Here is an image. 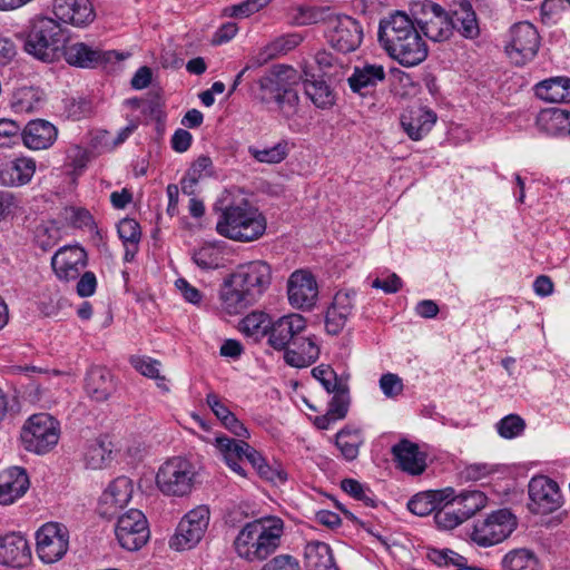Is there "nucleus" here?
<instances>
[{
  "label": "nucleus",
  "instance_id": "17",
  "mask_svg": "<svg viewBox=\"0 0 570 570\" xmlns=\"http://www.w3.org/2000/svg\"><path fill=\"white\" fill-rule=\"evenodd\" d=\"M305 330L306 320L301 314L282 316L268 326V344L277 351L286 352Z\"/></svg>",
  "mask_w": 570,
  "mask_h": 570
},
{
  "label": "nucleus",
  "instance_id": "29",
  "mask_svg": "<svg viewBox=\"0 0 570 570\" xmlns=\"http://www.w3.org/2000/svg\"><path fill=\"white\" fill-rule=\"evenodd\" d=\"M392 454L399 468L412 475L422 474L426 468L425 454L417 444L403 439L392 446Z\"/></svg>",
  "mask_w": 570,
  "mask_h": 570
},
{
  "label": "nucleus",
  "instance_id": "27",
  "mask_svg": "<svg viewBox=\"0 0 570 570\" xmlns=\"http://www.w3.org/2000/svg\"><path fill=\"white\" fill-rule=\"evenodd\" d=\"M85 390L91 400L104 402L116 391V382L107 367L95 365L86 374Z\"/></svg>",
  "mask_w": 570,
  "mask_h": 570
},
{
  "label": "nucleus",
  "instance_id": "56",
  "mask_svg": "<svg viewBox=\"0 0 570 570\" xmlns=\"http://www.w3.org/2000/svg\"><path fill=\"white\" fill-rule=\"evenodd\" d=\"M341 488L355 500L364 502L365 505H375V500L371 497L372 492L368 489H365L364 485L357 480L344 479L341 482Z\"/></svg>",
  "mask_w": 570,
  "mask_h": 570
},
{
  "label": "nucleus",
  "instance_id": "62",
  "mask_svg": "<svg viewBox=\"0 0 570 570\" xmlns=\"http://www.w3.org/2000/svg\"><path fill=\"white\" fill-rule=\"evenodd\" d=\"M261 570H301V564L294 556L284 553L273 557Z\"/></svg>",
  "mask_w": 570,
  "mask_h": 570
},
{
  "label": "nucleus",
  "instance_id": "21",
  "mask_svg": "<svg viewBox=\"0 0 570 570\" xmlns=\"http://www.w3.org/2000/svg\"><path fill=\"white\" fill-rule=\"evenodd\" d=\"M424 19L417 20L421 32L432 41L448 40L453 32L450 14L440 4L430 3L425 7Z\"/></svg>",
  "mask_w": 570,
  "mask_h": 570
},
{
  "label": "nucleus",
  "instance_id": "16",
  "mask_svg": "<svg viewBox=\"0 0 570 570\" xmlns=\"http://www.w3.org/2000/svg\"><path fill=\"white\" fill-rule=\"evenodd\" d=\"M62 55L70 66L87 69L106 66L122 59L121 53L116 50H102L83 42L66 45Z\"/></svg>",
  "mask_w": 570,
  "mask_h": 570
},
{
  "label": "nucleus",
  "instance_id": "5",
  "mask_svg": "<svg viewBox=\"0 0 570 570\" xmlns=\"http://www.w3.org/2000/svg\"><path fill=\"white\" fill-rule=\"evenodd\" d=\"M216 230L226 238L247 243L263 236L266 220L257 208L242 198L220 208Z\"/></svg>",
  "mask_w": 570,
  "mask_h": 570
},
{
  "label": "nucleus",
  "instance_id": "18",
  "mask_svg": "<svg viewBox=\"0 0 570 570\" xmlns=\"http://www.w3.org/2000/svg\"><path fill=\"white\" fill-rule=\"evenodd\" d=\"M289 304L297 309H311L318 297V286L314 276L306 271H295L287 281Z\"/></svg>",
  "mask_w": 570,
  "mask_h": 570
},
{
  "label": "nucleus",
  "instance_id": "22",
  "mask_svg": "<svg viewBox=\"0 0 570 570\" xmlns=\"http://www.w3.org/2000/svg\"><path fill=\"white\" fill-rule=\"evenodd\" d=\"M356 292L338 291L326 311L325 328L331 335H337L346 325L348 317L354 309Z\"/></svg>",
  "mask_w": 570,
  "mask_h": 570
},
{
  "label": "nucleus",
  "instance_id": "42",
  "mask_svg": "<svg viewBox=\"0 0 570 570\" xmlns=\"http://www.w3.org/2000/svg\"><path fill=\"white\" fill-rule=\"evenodd\" d=\"M363 442L361 430L348 425L335 435V444L346 461H354L358 456L360 446Z\"/></svg>",
  "mask_w": 570,
  "mask_h": 570
},
{
  "label": "nucleus",
  "instance_id": "23",
  "mask_svg": "<svg viewBox=\"0 0 570 570\" xmlns=\"http://www.w3.org/2000/svg\"><path fill=\"white\" fill-rule=\"evenodd\" d=\"M52 7L57 19L75 27H86L96 17L89 0H53Z\"/></svg>",
  "mask_w": 570,
  "mask_h": 570
},
{
  "label": "nucleus",
  "instance_id": "6",
  "mask_svg": "<svg viewBox=\"0 0 570 570\" xmlns=\"http://www.w3.org/2000/svg\"><path fill=\"white\" fill-rule=\"evenodd\" d=\"M66 46V35L53 19L41 17L32 21L24 38V51L35 58L51 62L59 57Z\"/></svg>",
  "mask_w": 570,
  "mask_h": 570
},
{
  "label": "nucleus",
  "instance_id": "44",
  "mask_svg": "<svg viewBox=\"0 0 570 570\" xmlns=\"http://www.w3.org/2000/svg\"><path fill=\"white\" fill-rule=\"evenodd\" d=\"M451 498L444 500L434 513V521L440 529L452 530L465 521Z\"/></svg>",
  "mask_w": 570,
  "mask_h": 570
},
{
  "label": "nucleus",
  "instance_id": "32",
  "mask_svg": "<svg viewBox=\"0 0 570 570\" xmlns=\"http://www.w3.org/2000/svg\"><path fill=\"white\" fill-rule=\"evenodd\" d=\"M36 173V161L30 157H18L7 163L0 170V180L8 186L28 184Z\"/></svg>",
  "mask_w": 570,
  "mask_h": 570
},
{
  "label": "nucleus",
  "instance_id": "64",
  "mask_svg": "<svg viewBox=\"0 0 570 570\" xmlns=\"http://www.w3.org/2000/svg\"><path fill=\"white\" fill-rule=\"evenodd\" d=\"M97 288V278L92 272H86L81 275L77 283V294L80 297H89L94 295Z\"/></svg>",
  "mask_w": 570,
  "mask_h": 570
},
{
  "label": "nucleus",
  "instance_id": "28",
  "mask_svg": "<svg viewBox=\"0 0 570 570\" xmlns=\"http://www.w3.org/2000/svg\"><path fill=\"white\" fill-rule=\"evenodd\" d=\"M30 482L24 469L12 466L0 473V503L11 504L29 489Z\"/></svg>",
  "mask_w": 570,
  "mask_h": 570
},
{
  "label": "nucleus",
  "instance_id": "63",
  "mask_svg": "<svg viewBox=\"0 0 570 570\" xmlns=\"http://www.w3.org/2000/svg\"><path fill=\"white\" fill-rule=\"evenodd\" d=\"M243 331L248 335H258V334H267L269 322L266 323V320L263 314H250L247 315L243 320Z\"/></svg>",
  "mask_w": 570,
  "mask_h": 570
},
{
  "label": "nucleus",
  "instance_id": "31",
  "mask_svg": "<svg viewBox=\"0 0 570 570\" xmlns=\"http://www.w3.org/2000/svg\"><path fill=\"white\" fill-rule=\"evenodd\" d=\"M320 356V347L311 337L299 334L284 354L285 362L293 367H307Z\"/></svg>",
  "mask_w": 570,
  "mask_h": 570
},
{
  "label": "nucleus",
  "instance_id": "47",
  "mask_svg": "<svg viewBox=\"0 0 570 570\" xmlns=\"http://www.w3.org/2000/svg\"><path fill=\"white\" fill-rule=\"evenodd\" d=\"M216 444L217 446L225 448H228L230 444L233 446V451L235 453H240L243 458H246L255 470L265 461L263 455L244 440L236 441L228 436H217Z\"/></svg>",
  "mask_w": 570,
  "mask_h": 570
},
{
  "label": "nucleus",
  "instance_id": "58",
  "mask_svg": "<svg viewBox=\"0 0 570 570\" xmlns=\"http://www.w3.org/2000/svg\"><path fill=\"white\" fill-rule=\"evenodd\" d=\"M130 364L144 376L156 381H164L159 373L160 362L148 356H132Z\"/></svg>",
  "mask_w": 570,
  "mask_h": 570
},
{
  "label": "nucleus",
  "instance_id": "36",
  "mask_svg": "<svg viewBox=\"0 0 570 570\" xmlns=\"http://www.w3.org/2000/svg\"><path fill=\"white\" fill-rule=\"evenodd\" d=\"M454 493L453 489L446 488L439 491H425L413 495L407 502V509L413 514L425 517L436 511L440 504Z\"/></svg>",
  "mask_w": 570,
  "mask_h": 570
},
{
  "label": "nucleus",
  "instance_id": "45",
  "mask_svg": "<svg viewBox=\"0 0 570 570\" xmlns=\"http://www.w3.org/2000/svg\"><path fill=\"white\" fill-rule=\"evenodd\" d=\"M503 570H538V560L528 549H515L502 559Z\"/></svg>",
  "mask_w": 570,
  "mask_h": 570
},
{
  "label": "nucleus",
  "instance_id": "39",
  "mask_svg": "<svg viewBox=\"0 0 570 570\" xmlns=\"http://www.w3.org/2000/svg\"><path fill=\"white\" fill-rule=\"evenodd\" d=\"M330 7L295 6L291 8V21L295 26H309L315 23L327 24L332 13Z\"/></svg>",
  "mask_w": 570,
  "mask_h": 570
},
{
  "label": "nucleus",
  "instance_id": "50",
  "mask_svg": "<svg viewBox=\"0 0 570 570\" xmlns=\"http://www.w3.org/2000/svg\"><path fill=\"white\" fill-rule=\"evenodd\" d=\"M60 239V228L52 222L41 223L35 229V243L43 252L51 249Z\"/></svg>",
  "mask_w": 570,
  "mask_h": 570
},
{
  "label": "nucleus",
  "instance_id": "57",
  "mask_svg": "<svg viewBox=\"0 0 570 570\" xmlns=\"http://www.w3.org/2000/svg\"><path fill=\"white\" fill-rule=\"evenodd\" d=\"M269 3V0H245L238 4L227 7L224 12L228 17L247 18Z\"/></svg>",
  "mask_w": 570,
  "mask_h": 570
},
{
  "label": "nucleus",
  "instance_id": "61",
  "mask_svg": "<svg viewBox=\"0 0 570 570\" xmlns=\"http://www.w3.org/2000/svg\"><path fill=\"white\" fill-rule=\"evenodd\" d=\"M380 389L382 393L389 397L393 399L402 394L404 390V384L402 379L394 373H385L380 377Z\"/></svg>",
  "mask_w": 570,
  "mask_h": 570
},
{
  "label": "nucleus",
  "instance_id": "9",
  "mask_svg": "<svg viewBox=\"0 0 570 570\" xmlns=\"http://www.w3.org/2000/svg\"><path fill=\"white\" fill-rule=\"evenodd\" d=\"M325 36L332 48L350 53L361 46L364 32L358 20L334 11L325 27Z\"/></svg>",
  "mask_w": 570,
  "mask_h": 570
},
{
  "label": "nucleus",
  "instance_id": "2",
  "mask_svg": "<svg viewBox=\"0 0 570 570\" xmlns=\"http://www.w3.org/2000/svg\"><path fill=\"white\" fill-rule=\"evenodd\" d=\"M272 283V267L263 261L239 265L224 284L219 297L228 314H239L261 299Z\"/></svg>",
  "mask_w": 570,
  "mask_h": 570
},
{
  "label": "nucleus",
  "instance_id": "30",
  "mask_svg": "<svg viewBox=\"0 0 570 570\" xmlns=\"http://www.w3.org/2000/svg\"><path fill=\"white\" fill-rule=\"evenodd\" d=\"M436 119L438 116L433 110L419 107L402 115L401 125L412 140H421L431 131Z\"/></svg>",
  "mask_w": 570,
  "mask_h": 570
},
{
  "label": "nucleus",
  "instance_id": "46",
  "mask_svg": "<svg viewBox=\"0 0 570 570\" xmlns=\"http://www.w3.org/2000/svg\"><path fill=\"white\" fill-rule=\"evenodd\" d=\"M40 101L39 90L33 87H21L14 90L11 108L17 114H28L37 109Z\"/></svg>",
  "mask_w": 570,
  "mask_h": 570
},
{
  "label": "nucleus",
  "instance_id": "11",
  "mask_svg": "<svg viewBox=\"0 0 570 570\" xmlns=\"http://www.w3.org/2000/svg\"><path fill=\"white\" fill-rule=\"evenodd\" d=\"M505 52L517 66L531 61L540 47V36L537 28L529 21L513 24L509 31Z\"/></svg>",
  "mask_w": 570,
  "mask_h": 570
},
{
  "label": "nucleus",
  "instance_id": "43",
  "mask_svg": "<svg viewBox=\"0 0 570 570\" xmlns=\"http://www.w3.org/2000/svg\"><path fill=\"white\" fill-rule=\"evenodd\" d=\"M450 498L460 510V515L464 517L465 520L470 519L478 511L483 509L488 501L487 495L479 490L464 491L458 497H454L453 493Z\"/></svg>",
  "mask_w": 570,
  "mask_h": 570
},
{
  "label": "nucleus",
  "instance_id": "14",
  "mask_svg": "<svg viewBox=\"0 0 570 570\" xmlns=\"http://www.w3.org/2000/svg\"><path fill=\"white\" fill-rule=\"evenodd\" d=\"M115 533L119 544L128 551L139 550L149 538V529L145 514L130 509L118 518Z\"/></svg>",
  "mask_w": 570,
  "mask_h": 570
},
{
  "label": "nucleus",
  "instance_id": "38",
  "mask_svg": "<svg viewBox=\"0 0 570 570\" xmlns=\"http://www.w3.org/2000/svg\"><path fill=\"white\" fill-rule=\"evenodd\" d=\"M304 91L305 95L317 108H328L334 104V94L330 86L323 79H317L314 75L304 71Z\"/></svg>",
  "mask_w": 570,
  "mask_h": 570
},
{
  "label": "nucleus",
  "instance_id": "35",
  "mask_svg": "<svg viewBox=\"0 0 570 570\" xmlns=\"http://www.w3.org/2000/svg\"><path fill=\"white\" fill-rule=\"evenodd\" d=\"M535 96L551 104L570 102V78L553 77L534 86Z\"/></svg>",
  "mask_w": 570,
  "mask_h": 570
},
{
  "label": "nucleus",
  "instance_id": "41",
  "mask_svg": "<svg viewBox=\"0 0 570 570\" xmlns=\"http://www.w3.org/2000/svg\"><path fill=\"white\" fill-rule=\"evenodd\" d=\"M110 445L107 438L101 436L88 443L83 453L86 468L99 470L107 466L112 453Z\"/></svg>",
  "mask_w": 570,
  "mask_h": 570
},
{
  "label": "nucleus",
  "instance_id": "53",
  "mask_svg": "<svg viewBox=\"0 0 570 570\" xmlns=\"http://www.w3.org/2000/svg\"><path fill=\"white\" fill-rule=\"evenodd\" d=\"M20 124L8 118H0V147L9 148L22 141Z\"/></svg>",
  "mask_w": 570,
  "mask_h": 570
},
{
  "label": "nucleus",
  "instance_id": "25",
  "mask_svg": "<svg viewBox=\"0 0 570 570\" xmlns=\"http://www.w3.org/2000/svg\"><path fill=\"white\" fill-rule=\"evenodd\" d=\"M385 79L382 65L364 62L355 66L347 78L350 89L360 96H367Z\"/></svg>",
  "mask_w": 570,
  "mask_h": 570
},
{
  "label": "nucleus",
  "instance_id": "8",
  "mask_svg": "<svg viewBox=\"0 0 570 570\" xmlns=\"http://www.w3.org/2000/svg\"><path fill=\"white\" fill-rule=\"evenodd\" d=\"M196 471L193 463L181 456L164 462L156 474V484L168 497H185L193 490Z\"/></svg>",
  "mask_w": 570,
  "mask_h": 570
},
{
  "label": "nucleus",
  "instance_id": "34",
  "mask_svg": "<svg viewBox=\"0 0 570 570\" xmlns=\"http://www.w3.org/2000/svg\"><path fill=\"white\" fill-rule=\"evenodd\" d=\"M304 566L306 570H338L331 547L322 541L306 543Z\"/></svg>",
  "mask_w": 570,
  "mask_h": 570
},
{
  "label": "nucleus",
  "instance_id": "51",
  "mask_svg": "<svg viewBox=\"0 0 570 570\" xmlns=\"http://www.w3.org/2000/svg\"><path fill=\"white\" fill-rule=\"evenodd\" d=\"M498 434L507 440L520 436L525 430L524 420L518 414H509L502 417L497 424Z\"/></svg>",
  "mask_w": 570,
  "mask_h": 570
},
{
  "label": "nucleus",
  "instance_id": "52",
  "mask_svg": "<svg viewBox=\"0 0 570 570\" xmlns=\"http://www.w3.org/2000/svg\"><path fill=\"white\" fill-rule=\"evenodd\" d=\"M331 394H333V396L328 403L327 412L337 421L343 420L346 416L350 406V393L347 384H343L335 391L331 392Z\"/></svg>",
  "mask_w": 570,
  "mask_h": 570
},
{
  "label": "nucleus",
  "instance_id": "54",
  "mask_svg": "<svg viewBox=\"0 0 570 570\" xmlns=\"http://www.w3.org/2000/svg\"><path fill=\"white\" fill-rule=\"evenodd\" d=\"M191 259L204 271L216 269L219 267L222 254L214 246L205 245L193 253Z\"/></svg>",
  "mask_w": 570,
  "mask_h": 570
},
{
  "label": "nucleus",
  "instance_id": "3",
  "mask_svg": "<svg viewBox=\"0 0 570 570\" xmlns=\"http://www.w3.org/2000/svg\"><path fill=\"white\" fill-rule=\"evenodd\" d=\"M284 524L278 518L247 522L234 540L237 556L248 562L262 561L281 546Z\"/></svg>",
  "mask_w": 570,
  "mask_h": 570
},
{
  "label": "nucleus",
  "instance_id": "55",
  "mask_svg": "<svg viewBox=\"0 0 570 570\" xmlns=\"http://www.w3.org/2000/svg\"><path fill=\"white\" fill-rule=\"evenodd\" d=\"M117 233L122 244H139L141 230L139 223L134 218H124L117 225Z\"/></svg>",
  "mask_w": 570,
  "mask_h": 570
},
{
  "label": "nucleus",
  "instance_id": "26",
  "mask_svg": "<svg viewBox=\"0 0 570 570\" xmlns=\"http://www.w3.org/2000/svg\"><path fill=\"white\" fill-rule=\"evenodd\" d=\"M58 129L45 119L30 120L22 129V142L32 150L48 149L57 140Z\"/></svg>",
  "mask_w": 570,
  "mask_h": 570
},
{
  "label": "nucleus",
  "instance_id": "12",
  "mask_svg": "<svg viewBox=\"0 0 570 570\" xmlns=\"http://www.w3.org/2000/svg\"><path fill=\"white\" fill-rule=\"evenodd\" d=\"M209 517L210 512L206 505H198L190 510L179 522L170 540V547L178 551L195 547L208 528Z\"/></svg>",
  "mask_w": 570,
  "mask_h": 570
},
{
  "label": "nucleus",
  "instance_id": "59",
  "mask_svg": "<svg viewBox=\"0 0 570 570\" xmlns=\"http://www.w3.org/2000/svg\"><path fill=\"white\" fill-rule=\"evenodd\" d=\"M313 376L320 381L322 386L325 389L327 393L335 391L343 384L341 380L337 379L336 373L327 365H318L312 370Z\"/></svg>",
  "mask_w": 570,
  "mask_h": 570
},
{
  "label": "nucleus",
  "instance_id": "15",
  "mask_svg": "<svg viewBox=\"0 0 570 570\" xmlns=\"http://www.w3.org/2000/svg\"><path fill=\"white\" fill-rule=\"evenodd\" d=\"M529 509L535 514H549L562 505L559 485L546 475L533 476L528 485Z\"/></svg>",
  "mask_w": 570,
  "mask_h": 570
},
{
  "label": "nucleus",
  "instance_id": "49",
  "mask_svg": "<svg viewBox=\"0 0 570 570\" xmlns=\"http://www.w3.org/2000/svg\"><path fill=\"white\" fill-rule=\"evenodd\" d=\"M426 559L438 568H453L456 570L458 567L463 566V556L451 549L430 548L426 552Z\"/></svg>",
  "mask_w": 570,
  "mask_h": 570
},
{
  "label": "nucleus",
  "instance_id": "10",
  "mask_svg": "<svg viewBox=\"0 0 570 570\" xmlns=\"http://www.w3.org/2000/svg\"><path fill=\"white\" fill-rule=\"evenodd\" d=\"M517 524V518L510 510L500 509L475 522L471 539L480 547L495 546L509 538Z\"/></svg>",
  "mask_w": 570,
  "mask_h": 570
},
{
  "label": "nucleus",
  "instance_id": "4",
  "mask_svg": "<svg viewBox=\"0 0 570 570\" xmlns=\"http://www.w3.org/2000/svg\"><path fill=\"white\" fill-rule=\"evenodd\" d=\"M302 76L291 66H274L258 80L257 98L265 105L275 104L285 118L296 115L299 97L295 86Z\"/></svg>",
  "mask_w": 570,
  "mask_h": 570
},
{
  "label": "nucleus",
  "instance_id": "37",
  "mask_svg": "<svg viewBox=\"0 0 570 570\" xmlns=\"http://www.w3.org/2000/svg\"><path fill=\"white\" fill-rule=\"evenodd\" d=\"M213 175V160L207 155H200L191 163L180 181L183 193L189 196L194 195L198 181L204 177H210Z\"/></svg>",
  "mask_w": 570,
  "mask_h": 570
},
{
  "label": "nucleus",
  "instance_id": "19",
  "mask_svg": "<svg viewBox=\"0 0 570 570\" xmlns=\"http://www.w3.org/2000/svg\"><path fill=\"white\" fill-rule=\"evenodd\" d=\"M87 265V253L80 246L61 247L51 258L57 277L62 281L76 279Z\"/></svg>",
  "mask_w": 570,
  "mask_h": 570
},
{
  "label": "nucleus",
  "instance_id": "40",
  "mask_svg": "<svg viewBox=\"0 0 570 570\" xmlns=\"http://www.w3.org/2000/svg\"><path fill=\"white\" fill-rule=\"evenodd\" d=\"M538 124L549 135H570V112L563 109L552 108L542 111L538 118Z\"/></svg>",
  "mask_w": 570,
  "mask_h": 570
},
{
  "label": "nucleus",
  "instance_id": "20",
  "mask_svg": "<svg viewBox=\"0 0 570 570\" xmlns=\"http://www.w3.org/2000/svg\"><path fill=\"white\" fill-rule=\"evenodd\" d=\"M131 495V480L127 476L115 479L99 499V514L108 519L115 517L130 501Z\"/></svg>",
  "mask_w": 570,
  "mask_h": 570
},
{
  "label": "nucleus",
  "instance_id": "7",
  "mask_svg": "<svg viewBox=\"0 0 570 570\" xmlns=\"http://www.w3.org/2000/svg\"><path fill=\"white\" fill-rule=\"evenodd\" d=\"M20 438L24 450L45 454L57 445L60 438V424L49 413H36L26 420Z\"/></svg>",
  "mask_w": 570,
  "mask_h": 570
},
{
  "label": "nucleus",
  "instance_id": "60",
  "mask_svg": "<svg viewBox=\"0 0 570 570\" xmlns=\"http://www.w3.org/2000/svg\"><path fill=\"white\" fill-rule=\"evenodd\" d=\"M495 471V468L489 463H471L461 470L460 475L465 481L476 482L491 475Z\"/></svg>",
  "mask_w": 570,
  "mask_h": 570
},
{
  "label": "nucleus",
  "instance_id": "24",
  "mask_svg": "<svg viewBox=\"0 0 570 570\" xmlns=\"http://www.w3.org/2000/svg\"><path fill=\"white\" fill-rule=\"evenodd\" d=\"M31 561V549L20 533L10 532L0 537V563L22 568Z\"/></svg>",
  "mask_w": 570,
  "mask_h": 570
},
{
  "label": "nucleus",
  "instance_id": "13",
  "mask_svg": "<svg viewBox=\"0 0 570 570\" xmlns=\"http://www.w3.org/2000/svg\"><path fill=\"white\" fill-rule=\"evenodd\" d=\"M37 553L43 563H55L63 558L69 548V533L63 524L48 522L36 533Z\"/></svg>",
  "mask_w": 570,
  "mask_h": 570
},
{
  "label": "nucleus",
  "instance_id": "48",
  "mask_svg": "<svg viewBox=\"0 0 570 570\" xmlns=\"http://www.w3.org/2000/svg\"><path fill=\"white\" fill-rule=\"evenodd\" d=\"M289 148L286 140H282L272 147L258 149L256 147H248L249 155L259 163L265 164H279L288 155Z\"/></svg>",
  "mask_w": 570,
  "mask_h": 570
},
{
  "label": "nucleus",
  "instance_id": "33",
  "mask_svg": "<svg viewBox=\"0 0 570 570\" xmlns=\"http://www.w3.org/2000/svg\"><path fill=\"white\" fill-rule=\"evenodd\" d=\"M450 23L453 24V31L466 39H475L480 35V26L472 6L464 1L450 13Z\"/></svg>",
  "mask_w": 570,
  "mask_h": 570
},
{
  "label": "nucleus",
  "instance_id": "1",
  "mask_svg": "<svg viewBox=\"0 0 570 570\" xmlns=\"http://www.w3.org/2000/svg\"><path fill=\"white\" fill-rule=\"evenodd\" d=\"M381 48L404 67H414L428 57V46L414 21L404 11L381 19L377 31Z\"/></svg>",
  "mask_w": 570,
  "mask_h": 570
}]
</instances>
